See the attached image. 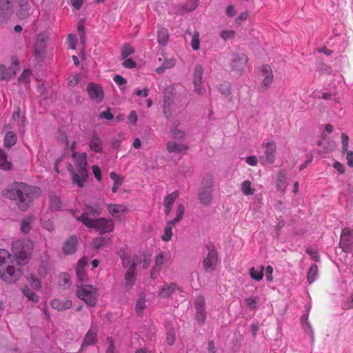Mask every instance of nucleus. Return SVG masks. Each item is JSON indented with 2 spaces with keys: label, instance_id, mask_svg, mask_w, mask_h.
Masks as SVG:
<instances>
[{
  "label": "nucleus",
  "instance_id": "nucleus-50",
  "mask_svg": "<svg viewBox=\"0 0 353 353\" xmlns=\"http://www.w3.org/2000/svg\"><path fill=\"white\" fill-rule=\"evenodd\" d=\"M145 307V299L143 297H140L136 303V311L137 313L141 314Z\"/></svg>",
  "mask_w": 353,
  "mask_h": 353
},
{
  "label": "nucleus",
  "instance_id": "nucleus-41",
  "mask_svg": "<svg viewBox=\"0 0 353 353\" xmlns=\"http://www.w3.org/2000/svg\"><path fill=\"white\" fill-rule=\"evenodd\" d=\"M317 274H318L317 265L316 264H312L310 266V268H309V270L307 272V279L308 282L310 283H312V282H314L316 280Z\"/></svg>",
  "mask_w": 353,
  "mask_h": 353
},
{
  "label": "nucleus",
  "instance_id": "nucleus-27",
  "mask_svg": "<svg viewBox=\"0 0 353 353\" xmlns=\"http://www.w3.org/2000/svg\"><path fill=\"white\" fill-rule=\"evenodd\" d=\"M34 222V216L33 215H28L24 217L20 225V230L23 234H28L32 228Z\"/></svg>",
  "mask_w": 353,
  "mask_h": 353
},
{
  "label": "nucleus",
  "instance_id": "nucleus-49",
  "mask_svg": "<svg viewBox=\"0 0 353 353\" xmlns=\"http://www.w3.org/2000/svg\"><path fill=\"white\" fill-rule=\"evenodd\" d=\"M191 46L194 50H197L199 49L200 47V43H199V32L196 31L194 32L192 41H191Z\"/></svg>",
  "mask_w": 353,
  "mask_h": 353
},
{
  "label": "nucleus",
  "instance_id": "nucleus-22",
  "mask_svg": "<svg viewBox=\"0 0 353 353\" xmlns=\"http://www.w3.org/2000/svg\"><path fill=\"white\" fill-rule=\"evenodd\" d=\"M167 150L170 153L179 154L188 149V146L185 143L180 141H170L167 143Z\"/></svg>",
  "mask_w": 353,
  "mask_h": 353
},
{
  "label": "nucleus",
  "instance_id": "nucleus-19",
  "mask_svg": "<svg viewBox=\"0 0 353 353\" xmlns=\"http://www.w3.org/2000/svg\"><path fill=\"white\" fill-rule=\"evenodd\" d=\"M78 243L77 236L72 235L67 239L62 246L63 252L66 254H72L76 252Z\"/></svg>",
  "mask_w": 353,
  "mask_h": 353
},
{
  "label": "nucleus",
  "instance_id": "nucleus-55",
  "mask_svg": "<svg viewBox=\"0 0 353 353\" xmlns=\"http://www.w3.org/2000/svg\"><path fill=\"white\" fill-rule=\"evenodd\" d=\"M106 345H107V348H106L105 353H114V343H113V341L112 340V339H110V338L107 339Z\"/></svg>",
  "mask_w": 353,
  "mask_h": 353
},
{
  "label": "nucleus",
  "instance_id": "nucleus-43",
  "mask_svg": "<svg viewBox=\"0 0 353 353\" xmlns=\"http://www.w3.org/2000/svg\"><path fill=\"white\" fill-rule=\"evenodd\" d=\"M61 207V201L60 199L56 195H51L50 196V208L52 211H57Z\"/></svg>",
  "mask_w": 353,
  "mask_h": 353
},
{
  "label": "nucleus",
  "instance_id": "nucleus-46",
  "mask_svg": "<svg viewBox=\"0 0 353 353\" xmlns=\"http://www.w3.org/2000/svg\"><path fill=\"white\" fill-rule=\"evenodd\" d=\"M32 77V72L30 70H25L21 75L19 78V81L21 83L28 84L30 81V79Z\"/></svg>",
  "mask_w": 353,
  "mask_h": 353
},
{
  "label": "nucleus",
  "instance_id": "nucleus-1",
  "mask_svg": "<svg viewBox=\"0 0 353 353\" xmlns=\"http://www.w3.org/2000/svg\"><path fill=\"white\" fill-rule=\"evenodd\" d=\"M101 214V208L99 204L93 205H85L83 213L76 217L89 228L95 229L100 234H105L113 231L114 224L111 219L97 218Z\"/></svg>",
  "mask_w": 353,
  "mask_h": 353
},
{
  "label": "nucleus",
  "instance_id": "nucleus-33",
  "mask_svg": "<svg viewBox=\"0 0 353 353\" xmlns=\"http://www.w3.org/2000/svg\"><path fill=\"white\" fill-rule=\"evenodd\" d=\"M249 273L253 279L259 281L262 279L263 276V267L261 265L253 267L250 270Z\"/></svg>",
  "mask_w": 353,
  "mask_h": 353
},
{
  "label": "nucleus",
  "instance_id": "nucleus-5",
  "mask_svg": "<svg viewBox=\"0 0 353 353\" xmlns=\"http://www.w3.org/2000/svg\"><path fill=\"white\" fill-rule=\"evenodd\" d=\"M77 296L90 307H94L97 304V290L93 285L83 283L78 284Z\"/></svg>",
  "mask_w": 353,
  "mask_h": 353
},
{
  "label": "nucleus",
  "instance_id": "nucleus-64",
  "mask_svg": "<svg viewBox=\"0 0 353 353\" xmlns=\"http://www.w3.org/2000/svg\"><path fill=\"white\" fill-rule=\"evenodd\" d=\"M353 307V294L350 296L349 299L343 304V308L348 310Z\"/></svg>",
  "mask_w": 353,
  "mask_h": 353
},
{
  "label": "nucleus",
  "instance_id": "nucleus-45",
  "mask_svg": "<svg viewBox=\"0 0 353 353\" xmlns=\"http://www.w3.org/2000/svg\"><path fill=\"white\" fill-rule=\"evenodd\" d=\"M259 302V298L256 296H251L245 299L247 306L251 310L256 308Z\"/></svg>",
  "mask_w": 353,
  "mask_h": 353
},
{
  "label": "nucleus",
  "instance_id": "nucleus-37",
  "mask_svg": "<svg viewBox=\"0 0 353 353\" xmlns=\"http://www.w3.org/2000/svg\"><path fill=\"white\" fill-rule=\"evenodd\" d=\"M23 295L30 301L33 303L39 302V296L28 287L25 286L22 289Z\"/></svg>",
  "mask_w": 353,
  "mask_h": 353
},
{
  "label": "nucleus",
  "instance_id": "nucleus-63",
  "mask_svg": "<svg viewBox=\"0 0 353 353\" xmlns=\"http://www.w3.org/2000/svg\"><path fill=\"white\" fill-rule=\"evenodd\" d=\"M197 7V3L196 0H190L187 3V11H192Z\"/></svg>",
  "mask_w": 353,
  "mask_h": 353
},
{
  "label": "nucleus",
  "instance_id": "nucleus-3",
  "mask_svg": "<svg viewBox=\"0 0 353 353\" xmlns=\"http://www.w3.org/2000/svg\"><path fill=\"white\" fill-rule=\"evenodd\" d=\"M19 261L8 250L0 249V278L8 284L14 283L21 276Z\"/></svg>",
  "mask_w": 353,
  "mask_h": 353
},
{
  "label": "nucleus",
  "instance_id": "nucleus-59",
  "mask_svg": "<svg viewBox=\"0 0 353 353\" xmlns=\"http://www.w3.org/2000/svg\"><path fill=\"white\" fill-rule=\"evenodd\" d=\"M68 82L70 86L76 85L79 82V77L77 74H72L68 77Z\"/></svg>",
  "mask_w": 353,
  "mask_h": 353
},
{
  "label": "nucleus",
  "instance_id": "nucleus-24",
  "mask_svg": "<svg viewBox=\"0 0 353 353\" xmlns=\"http://www.w3.org/2000/svg\"><path fill=\"white\" fill-rule=\"evenodd\" d=\"M261 74L263 77L262 85L266 88H269L273 81L272 70L270 65H265L261 68Z\"/></svg>",
  "mask_w": 353,
  "mask_h": 353
},
{
  "label": "nucleus",
  "instance_id": "nucleus-6",
  "mask_svg": "<svg viewBox=\"0 0 353 353\" xmlns=\"http://www.w3.org/2000/svg\"><path fill=\"white\" fill-rule=\"evenodd\" d=\"M214 177L211 174H206L201 181V187L199 192V199L202 205H208L212 200L214 188Z\"/></svg>",
  "mask_w": 353,
  "mask_h": 353
},
{
  "label": "nucleus",
  "instance_id": "nucleus-54",
  "mask_svg": "<svg viewBox=\"0 0 353 353\" xmlns=\"http://www.w3.org/2000/svg\"><path fill=\"white\" fill-rule=\"evenodd\" d=\"M68 45L70 48L74 49L76 48L77 40L75 36L69 34L67 38Z\"/></svg>",
  "mask_w": 353,
  "mask_h": 353
},
{
  "label": "nucleus",
  "instance_id": "nucleus-17",
  "mask_svg": "<svg viewBox=\"0 0 353 353\" xmlns=\"http://www.w3.org/2000/svg\"><path fill=\"white\" fill-rule=\"evenodd\" d=\"M353 244V234L348 228L342 230L340 240V245L343 250L347 252L350 250V246Z\"/></svg>",
  "mask_w": 353,
  "mask_h": 353
},
{
  "label": "nucleus",
  "instance_id": "nucleus-44",
  "mask_svg": "<svg viewBox=\"0 0 353 353\" xmlns=\"http://www.w3.org/2000/svg\"><path fill=\"white\" fill-rule=\"evenodd\" d=\"M28 282L30 286L34 290H39L41 287V282L38 278L34 275H30L27 277Z\"/></svg>",
  "mask_w": 353,
  "mask_h": 353
},
{
  "label": "nucleus",
  "instance_id": "nucleus-35",
  "mask_svg": "<svg viewBox=\"0 0 353 353\" xmlns=\"http://www.w3.org/2000/svg\"><path fill=\"white\" fill-rule=\"evenodd\" d=\"M17 141V137L14 132L8 131L4 137V145L10 148L15 145Z\"/></svg>",
  "mask_w": 353,
  "mask_h": 353
},
{
  "label": "nucleus",
  "instance_id": "nucleus-4",
  "mask_svg": "<svg viewBox=\"0 0 353 353\" xmlns=\"http://www.w3.org/2000/svg\"><path fill=\"white\" fill-rule=\"evenodd\" d=\"M12 249L20 265H24L30 258L33 249V243L29 239H19L12 243Z\"/></svg>",
  "mask_w": 353,
  "mask_h": 353
},
{
  "label": "nucleus",
  "instance_id": "nucleus-30",
  "mask_svg": "<svg viewBox=\"0 0 353 353\" xmlns=\"http://www.w3.org/2000/svg\"><path fill=\"white\" fill-rule=\"evenodd\" d=\"M13 6L10 0H0V15L5 17L12 12Z\"/></svg>",
  "mask_w": 353,
  "mask_h": 353
},
{
  "label": "nucleus",
  "instance_id": "nucleus-52",
  "mask_svg": "<svg viewBox=\"0 0 353 353\" xmlns=\"http://www.w3.org/2000/svg\"><path fill=\"white\" fill-rule=\"evenodd\" d=\"M341 139H342L343 153H345L348 150L349 138L345 133H342Z\"/></svg>",
  "mask_w": 353,
  "mask_h": 353
},
{
  "label": "nucleus",
  "instance_id": "nucleus-39",
  "mask_svg": "<svg viewBox=\"0 0 353 353\" xmlns=\"http://www.w3.org/2000/svg\"><path fill=\"white\" fill-rule=\"evenodd\" d=\"M30 14V4H26L19 7L17 11V15L19 19H24L28 18Z\"/></svg>",
  "mask_w": 353,
  "mask_h": 353
},
{
  "label": "nucleus",
  "instance_id": "nucleus-40",
  "mask_svg": "<svg viewBox=\"0 0 353 353\" xmlns=\"http://www.w3.org/2000/svg\"><path fill=\"white\" fill-rule=\"evenodd\" d=\"M110 241V238L99 236L93 239L92 245L95 250H99L106 245Z\"/></svg>",
  "mask_w": 353,
  "mask_h": 353
},
{
  "label": "nucleus",
  "instance_id": "nucleus-29",
  "mask_svg": "<svg viewBox=\"0 0 353 353\" xmlns=\"http://www.w3.org/2000/svg\"><path fill=\"white\" fill-rule=\"evenodd\" d=\"M123 257H137V265L139 264L143 269H146L150 263V257L145 253L134 254L132 256L124 255Z\"/></svg>",
  "mask_w": 353,
  "mask_h": 353
},
{
  "label": "nucleus",
  "instance_id": "nucleus-31",
  "mask_svg": "<svg viewBox=\"0 0 353 353\" xmlns=\"http://www.w3.org/2000/svg\"><path fill=\"white\" fill-rule=\"evenodd\" d=\"M240 188L245 196L253 195L255 192V188L252 187L251 181L248 180L243 181L240 185Z\"/></svg>",
  "mask_w": 353,
  "mask_h": 353
},
{
  "label": "nucleus",
  "instance_id": "nucleus-51",
  "mask_svg": "<svg viewBox=\"0 0 353 353\" xmlns=\"http://www.w3.org/2000/svg\"><path fill=\"white\" fill-rule=\"evenodd\" d=\"M220 36L223 40L226 41L234 36V32L233 30H223L220 32Z\"/></svg>",
  "mask_w": 353,
  "mask_h": 353
},
{
  "label": "nucleus",
  "instance_id": "nucleus-15",
  "mask_svg": "<svg viewBox=\"0 0 353 353\" xmlns=\"http://www.w3.org/2000/svg\"><path fill=\"white\" fill-rule=\"evenodd\" d=\"M19 70V65L17 62L13 63L12 65L6 67L5 65H0V80H9L14 77Z\"/></svg>",
  "mask_w": 353,
  "mask_h": 353
},
{
  "label": "nucleus",
  "instance_id": "nucleus-56",
  "mask_svg": "<svg viewBox=\"0 0 353 353\" xmlns=\"http://www.w3.org/2000/svg\"><path fill=\"white\" fill-rule=\"evenodd\" d=\"M249 14L248 12H241L239 16L236 19L235 22L237 25H240L243 21L248 19Z\"/></svg>",
  "mask_w": 353,
  "mask_h": 353
},
{
  "label": "nucleus",
  "instance_id": "nucleus-26",
  "mask_svg": "<svg viewBox=\"0 0 353 353\" xmlns=\"http://www.w3.org/2000/svg\"><path fill=\"white\" fill-rule=\"evenodd\" d=\"M72 303L69 299H54L50 302V305L59 311H63L71 307Z\"/></svg>",
  "mask_w": 353,
  "mask_h": 353
},
{
  "label": "nucleus",
  "instance_id": "nucleus-60",
  "mask_svg": "<svg viewBox=\"0 0 353 353\" xmlns=\"http://www.w3.org/2000/svg\"><path fill=\"white\" fill-rule=\"evenodd\" d=\"M123 65L126 68H134L136 66V63L131 59H127L123 62Z\"/></svg>",
  "mask_w": 353,
  "mask_h": 353
},
{
  "label": "nucleus",
  "instance_id": "nucleus-13",
  "mask_svg": "<svg viewBox=\"0 0 353 353\" xmlns=\"http://www.w3.org/2000/svg\"><path fill=\"white\" fill-rule=\"evenodd\" d=\"M196 309V319L200 324H203L206 319L205 300L202 296H198L194 301Z\"/></svg>",
  "mask_w": 353,
  "mask_h": 353
},
{
  "label": "nucleus",
  "instance_id": "nucleus-25",
  "mask_svg": "<svg viewBox=\"0 0 353 353\" xmlns=\"http://www.w3.org/2000/svg\"><path fill=\"white\" fill-rule=\"evenodd\" d=\"M179 125V122L177 120L173 121L172 125L170 126V132L171 133V137L176 141H182L185 138V134L183 130L178 128Z\"/></svg>",
  "mask_w": 353,
  "mask_h": 353
},
{
  "label": "nucleus",
  "instance_id": "nucleus-18",
  "mask_svg": "<svg viewBox=\"0 0 353 353\" xmlns=\"http://www.w3.org/2000/svg\"><path fill=\"white\" fill-rule=\"evenodd\" d=\"M176 292H182V290L176 283H165L159 290V295L162 298H169Z\"/></svg>",
  "mask_w": 353,
  "mask_h": 353
},
{
  "label": "nucleus",
  "instance_id": "nucleus-11",
  "mask_svg": "<svg viewBox=\"0 0 353 353\" xmlns=\"http://www.w3.org/2000/svg\"><path fill=\"white\" fill-rule=\"evenodd\" d=\"M203 74V67L200 64L196 65L194 69L192 81L194 85V91L200 96L203 95L205 92V89L202 83Z\"/></svg>",
  "mask_w": 353,
  "mask_h": 353
},
{
  "label": "nucleus",
  "instance_id": "nucleus-61",
  "mask_svg": "<svg viewBox=\"0 0 353 353\" xmlns=\"http://www.w3.org/2000/svg\"><path fill=\"white\" fill-rule=\"evenodd\" d=\"M165 256L163 252L159 253L155 261V265L160 266L164 263Z\"/></svg>",
  "mask_w": 353,
  "mask_h": 353
},
{
  "label": "nucleus",
  "instance_id": "nucleus-16",
  "mask_svg": "<svg viewBox=\"0 0 353 353\" xmlns=\"http://www.w3.org/2000/svg\"><path fill=\"white\" fill-rule=\"evenodd\" d=\"M217 261V253L214 250L210 251L203 262L205 271L207 272H213L216 266Z\"/></svg>",
  "mask_w": 353,
  "mask_h": 353
},
{
  "label": "nucleus",
  "instance_id": "nucleus-23",
  "mask_svg": "<svg viewBox=\"0 0 353 353\" xmlns=\"http://www.w3.org/2000/svg\"><path fill=\"white\" fill-rule=\"evenodd\" d=\"M97 327L92 325L84 337V339L81 344V348H83L88 345H94L97 341Z\"/></svg>",
  "mask_w": 353,
  "mask_h": 353
},
{
  "label": "nucleus",
  "instance_id": "nucleus-9",
  "mask_svg": "<svg viewBox=\"0 0 353 353\" xmlns=\"http://www.w3.org/2000/svg\"><path fill=\"white\" fill-rule=\"evenodd\" d=\"M264 153L259 157L260 163L263 165H268L274 163L276 159V145L274 141H268L262 145Z\"/></svg>",
  "mask_w": 353,
  "mask_h": 353
},
{
  "label": "nucleus",
  "instance_id": "nucleus-20",
  "mask_svg": "<svg viewBox=\"0 0 353 353\" xmlns=\"http://www.w3.org/2000/svg\"><path fill=\"white\" fill-rule=\"evenodd\" d=\"M107 210L114 218H119L122 214L128 212V208L123 204H112L107 205Z\"/></svg>",
  "mask_w": 353,
  "mask_h": 353
},
{
  "label": "nucleus",
  "instance_id": "nucleus-58",
  "mask_svg": "<svg viewBox=\"0 0 353 353\" xmlns=\"http://www.w3.org/2000/svg\"><path fill=\"white\" fill-rule=\"evenodd\" d=\"M246 163L252 166H256L258 163V159L256 156H249L245 159Z\"/></svg>",
  "mask_w": 353,
  "mask_h": 353
},
{
  "label": "nucleus",
  "instance_id": "nucleus-14",
  "mask_svg": "<svg viewBox=\"0 0 353 353\" xmlns=\"http://www.w3.org/2000/svg\"><path fill=\"white\" fill-rule=\"evenodd\" d=\"M87 92L91 100L97 103H101L104 97L102 88L93 83H90L87 86Z\"/></svg>",
  "mask_w": 353,
  "mask_h": 353
},
{
  "label": "nucleus",
  "instance_id": "nucleus-21",
  "mask_svg": "<svg viewBox=\"0 0 353 353\" xmlns=\"http://www.w3.org/2000/svg\"><path fill=\"white\" fill-rule=\"evenodd\" d=\"M88 263V259L85 257L81 258L77 263L76 268L77 276L80 282H85L88 276L85 268Z\"/></svg>",
  "mask_w": 353,
  "mask_h": 353
},
{
  "label": "nucleus",
  "instance_id": "nucleus-8",
  "mask_svg": "<svg viewBox=\"0 0 353 353\" xmlns=\"http://www.w3.org/2000/svg\"><path fill=\"white\" fill-rule=\"evenodd\" d=\"M248 61V57L244 53L234 52L230 54L229 66L231 71L241 74L245 71Z\"/></svg>",
  "mask_w": 353,
  "mask_h": 353
},
{
  "label": "nucleus",
  "instance_id": "nucleus-10",
  "mask_svg": "<svg viewBox=\"0 0 353 353\" xmlns=\"http://www.w3.org/2000/svg\"><path fill=\"white\" fill-rule=\"evenodd\" d=\"M185 212V207L183 204H178L176 208V217L172 220L167 222L166 226L164 228L163 234L161 236V239L163 241L168 242L169 241L172 236V227L175 225L177 223H179L181 220H182Z\"/></svg>",
  "mask_w": 353,
  "mask_h": 353
},
{
  "label": "nucleus",
  "instance_id": "nucleus-12",
  "mask_svg": "<svg viewBox=\"0 0 353 353\" xmlns=\"http://www.w3.org/2000/svg\"><path fill=\"white\" fill-rule=\"evenodd\" d=\"M74 163L77 168V171L80 174V178L83 180H86L88 174L86 170L87 161L85 153H82L79 155L76 152L72 154Z\"/></svg>",
  "mask_w": 353,
  "mask_h": 353
},
{
  "label": "nucleus",
  "instance_id": "nucleus-36",
  "mask_svg": "<svg viewBox=\"0 0 353 353\" xmlns=\"http://www.w3.org/2000/svg\"><path fill=\"white\" fill-rule=\"evenodd\" d=\"M68 170L72 174L73 183H77L79 187L82 188L83 186V181H85V180H83L80 178V174L79 172H74L73 165L71 163L68 164Z\"/></svg>",
  "mask_w": 353,
  "mask_h": 353
},
{
  "label": "nucleus",
  "instance_id": "nucleus-42",
  "mask_svg": "<svg viewBox=\"0 0 353 353\" xmlns=\"http://www.w3.org/2000/svg\"><path fill=\"white\" fill-rule=\"evenodd\" d=\"M179 195V191L175 190L168 194L163 200V205L172 206Z\"/></svg>",
  "mask_w": 353,
  "mask_h": 353
},
{
  "label": "nucleus",
  "instance_id": "nucleus-62",
  "mask_svg": "<svg viewBox=\"0 0 353 353\" xmlns=\"http://www.w3.org/2000/svg\"><path fill=\"white\" fill-rule=\"evenodd\" d=\"M346 153V159L347 161V164L350 167H353V152L352 151H347Z\"/></svg>",
  "mask_w": 353,
  "mask_h": 353
},
{
  "label": "nucleus",
  "instance_id": "nucleus-38",
  "mask_svg": "<svg viewBox=\"0 0 353 353\" xmlns=\"http://www.w3.org/2000/svg\"><path fill=\"white\" fill-rule=\"evenodd\" d=\"M110 178L114 180V185L112 188V191L113 193H115L119 190V187L121 185L123 179L122 176L117 174L115 172H112L110 174Z\"/></svg>",
  "mask_w": 353,
  "mask_h": 353
},
{
  "label": "nucleus",
  "instance_id": "nucleus-53",
  "mask_svg": "<svg viewBox=\"0 0 353 353\" xmlns=\"http://www.w3.org/2000/svg\"><path fill=\"white\" fill-rule=\"evenodd\" d=\"M285 180V175L284 172H279L277 176V182L276 185L277 187L281 189L282 186L283 185L284 181Z\"/></svg>",
  "mask_w": 353,
  "mask_h": 353
},
{
  "label": "nucleus",
  "instance_id": "nucleus-7",
  "mask_svg": "<svg viewBox=\"0 0 353 353\" xmlns=\"http://www.w3.org/2000/svg\"><path fill=\"white\" fill-rule=\"evenodd\" d=\"M122 263L123 267L128 268L125 275V288L130 290L134 285L136 276L135 268L137 265V257H122Z\"/></svg>",
  "mask_w": 353,
  "mask_h": 353
},
{
  "label": "nucleus",
  "instance_id": "nucleus-2",
  "mask_svg": "<svg viewBox=\"0 0 353 353\" xmlns=\"http://www.w3.org/2000/svg\"><path fill=\"white\" fill-rule=\"evenodd\" d=\"M41 193L39 188L28 185L24 183L15 182L3 191V195L16 201L19 209L26 211L32 201Z\"/></svg>",
  "mask_w": 353,
  "mask_h": 353
},
{
  "label": "nucleus",
  "instance_id": "nucleus-34",
  "mask_svg": "<svg viewBox=\"0 0 353 353\" xmlns=\"http://www.w3.org/2000/svg\"><path fill=\"white\" fill-rule=\"evenodd\" d=\"M169 38L168 31L165 28H159L157 32V39L159 44L165 46Z\"/></svg>",
  "mask_w": 353,
  "mask_h": 353
},
{
  "label": "nucleus",
  "instance_id": "nucleus-28",
  "mask_svg": "<svg viewBox=\"0 0 353 353\" xmlns=\"http://www.w3.org/2000/svg\"><path fill=\"white\" fill-rule=\"evenodd\" d=\"M90 150L94 152H101L103 150V142L99 137L94 133L89 143Z\"/></svg>",
  "mask_w": 353,
  "mask_h": 353
},
{
  "label": "nucleus",
  "instance_id": "nucleus-47",
  "mask_svg": "<svg viewBox=\"0 0 353 353\" xmlns=\"http://www.w3.org/2000/svg\"><path fill=\"white\" fill-rule=\"evenodd\" d=\"M45 45L43 39H40V37L37 39V43L35 45L34 52L37 57H41L43 52Z\"/></svg>",
  "mask_w": 353,
  "mask_h": 353
},
{
  "label": "nucleus",
  "instance_id": "nucleus-48",
  "mask_svg": "<svg viewBox=\"0 0 353 353\" xmlns=\"http://www.w3.org/2000/svg\"><path fill=\"white\" fill-rule=\"evenodd\" d=\"M134 52V48L129 44H125L121 50V57L126 59L128 57Z\"/></svg>",
  "mask_w": 353,
  "mask_h": 353
},
{
  "label": "nucleus",
  "instance_id": "nucleus-32",
  "mask_svg": "<svg viewBox=\"0 0 353 353\" xmlns=\"http://www.w3.org/2000/svg\"><path fill=\"white\" fill-rule=\"evenodd\" d=\"M0 168L3 170H10L12 168V163L8 161L6 153L0 150Z\"/></svg>",
  "mask_w": 353,
  "mask_h": 353
},
{
  "label": "nucleus",
  "instance_id": "nucleus-57",
  "mask_svg": "<svg viewBox=\"0 0 353 353\" xmlns=\"http://www.w3.org/2000/svg\"><path fill=\"white\" fill-rule=\"evenodd\" d=\"M135 94L138 97H148L149 94V90L146 88L143 90L136 89Z\"/></svg>",
  "mask_w": 353,
  "mask_h": 353
}]
</instances>
